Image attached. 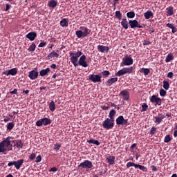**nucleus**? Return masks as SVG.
I'll return each instance as SVG.
<instances>
[{"instance_id":"c03bdc74","label":"nucleus","mask_w":177,"mask_h":177,"mask_svg":"<svg viewBox=\"0 0 177 177\" xmlns=\"http://www.w3.org/2000/svg\"><path fill=\"white\" fill-rule=\"evenodd\" d=\"M15 127V123L13 122L7 124V130L11 131Z\"/></svg>"},{"instance_id":"79ce46f5","label":"nucleus","mask_w":177,"mask_h":177,"mask_svg":"<svg viewBox=\"0 0 177 177\" xmlns=\"http://www.w3.org/2000/svg\"><path fill=\"white\" fill-rule=\"evenodd\" d=\"M163 88L166 91H168V89H169V82L168 81H163Z\"/></svg>"},{"instance_id":"603ef678","label":"nucleus","mask_w":177,"mask_h":177,"mask_svg":"<svg viewBox=\"0 0 177 177\" xmlns=\"http://www.w3.org/2000/svg\"><path fill=\"white\" fill-rule=\"evenodd\" d=\"M41 155H38L37 157H36V160H35V162L37 163H39L41 161Z\"/></svg>"},{"instance_id":"c9c22d12","label":"nucleus","mask_w":177,"mask_h":177,"mask_svg":"<svg viewBox=\"0 0 177 177\" xmlns=\"http://www.w3.org/2000/svg\"><path fill=\"white\" fill-rule=\"evenodd\" d=\"M172 60H174V55H172L171 53H169L165 59V62L169 63Z\"/></svg>"},{"instance_id":"ddd939ff","label":"nucleus","mask_w":177,"mask_h":177,"mask_svg":"<svg viewBox=\"0 0 177 177\" xmlns=\"http://www.w3.org/2000/svg\"><path fill=\"white\" fill-rule=\"evenodd\" d=\"M3 74L6 76H9V75L15 76L17 74V68H13L9 70H6L4 72H3Z\"/></svg>"},{"instance_id":"393cba45","label":"nucleus","mask_w":177,"mask_h":177,"mask_svg":"<svg viewBox=\"0 0 177 177\" xmlns=\"http://www.w3.org/2000/svg\"><path fill=\"white\" fill-rule=\"evenodd\" d=\"M144 17L145 19L149 20L153 17V12L151 10H147L144 13Z\"/></svg>"},{"instance_id":"8fccbe9b","label":"nucleus","mask_w":177,"mask_h":177,"mask_svg":"<svg viewBox=\"0 0 177 177\" xmlns=\"http://www.w3.org/2000/svg\"><path fill=\"white\" fill-rule=\"evenodd\" d=\"M102 75L103 76H106V77H108V76H109V75H111V73H110L109 71H103L102 72Z\"/></svg>"},{"instance_id":"a18cd8bd","label":"nucleus","mask_w":177,"mask_h":177,"mask_svg":"<svg viewBox=\"0 0 177 177\" xmlns=\"http://www.w3.org/2000/svg\"><path fill=\"white\" fill-rule=\"evenodd\" d=\"M149 105L147 103H143L142 105V112L147 111L148 110Z\"/></svg>"},{"instance_id":"cd10ccee","label":"nucleus","mask_w":177,"mask_h":177,"mask_svg":"<svg viewBox=\"0 0 177 177\" xmlns=\"http://www.w3.org/2000/svg\"><path fill=\"white\" fill-rule=\"evenodd\" d=\"M106 160L110 165H113L115 161V156H109L108 158H106Z\"/></svg>"},{"instance_id":"c85d7f7f","label":"nucleus","mask_w":177,"mask_h":177,"mask_svg":"<svg viewBox=\"0 0 177 177\" xmlns=\"http://www.w3.org/2000/svg\"><path fill=\"white\" fill-rule=\"evenodd\" d=\"M75 35L77 36V37L78 39H81V38H85L86 37V36L85 35V34L84 33V32L80 30H77L75 32Z\"/></svg>"},{"instance_id":"72a5a7b5","label":"nucleus","mask_w":177,"mask_h":177,"mask_svg":"<svg viewBox=\"0 0 177 177\" xmlns=\"http://www.w3.org/2000/svg\"><path fill=\"white\" fill-rule=\"evenodd\" d=\"M116 115V111L115 109H111L109 112V117L110 119L115 120V115Z\"/></svg>"},{"instance_id":"338daca9","label":"nucleus","mask_w":177,"mask_h":177,"mask_svg":"<svg viewBox=\"0 0 177 177\" xmlns=\"http://www.w3.org/2000/svg\"><path fill=\"white\" fill-rule=\"evenodd\" d=\"M136 147H137V144L136 143H133L131 146V149L133 150Z\"/></svg>"},{"instance_id":"49530a36","label":"nucleus","mask_w":177,"mask_h":177,"mask_svg":"<svg viewBox=\"0 0 177 177\" xmlns=\"http://www.w3.org/2000/svg\"><path fill=\"white\" fill-rule=\"evenodd\" d=\"M62 146L61 144L56 143L54 145V150L55 151H58L61 149Z\"/></svg>"},{"instance_id":"e433bc0d","label":"nucleus","mask_w":177,"mask_h":177,"mask_svg":"<svg viewBox=\"0 0 177 177\" xmlns=\"http://www.w3.org/2000/svg\"><path fill=\"white\" fill-rule=\"evenodd\" d=\"M49 110L50 111H55V103L54 101H50L49 103Z\"/></svg>"},{"instance_id":"6e6552de","label":"nucleus","mask_w":177,"mask_h":177,"mask_svg":"<svg viewBox=\"0 0 177 177\" xmlns=\"http://www.w3.org/2000/svg\"><path fill=\"white\" fill-rule=\"evenodd\" d=\"M133 64V59L131 57H126L122 59L121 66H129Z\"/></svg>"},{"instance_id":"6ab92c4d","label":"nucleus","mask_w":177,"mask_h":177,"mask_svg":"<svg viewBox=\"0 0 177 177\" xmlns=\"http://www.w3.org/2000/svg\"><path fill=\"white\" fill-rule=\"evenodd\" d=\"M164 118H165V115L159 114L158 115L154 117V119L156 120L154 122L157 124H160Z\"/></svg>"},{"instance_id":"4d7b16f0","label":"nucleus","mask_w":177,"mask_h":177,"mask_svg":"<svg viewBox=\"0 0 177 177\" xmlns=\"http://www.w3.org/2000/svg\"><path fill=\"white\" fill-rule=\"evenodd\" d=\"M19 111L17 110L15 111H12V115H10L11 118H15V115H17L19 113Z\"/></svg>"},{"instance_id":"c756f323","label":"nucleus","mask_w":177,"mask_h":177,"mask_svg":"<svg viewBox=\"0 0 177 177\" xmlns=\"http://www.w3.org/2000/svg\"><path fill=\"white\" fill-rule=\"evenodd\" d=\"M166 26L170 29H171V32L173 34H175L177 31L176 30V26H175V25H174V24H167Z\"/></svg>"},{"instance_id":"a211bd4d","label":"nucleus","mask_w":177,"mask_h":177,"mask_svg":"<svg viewBox=\"0 0 177 177\" xmlns=\"http://www.w3.org/2000/svg\"><path fill=\"white\" fill-rule=\"evenodd\" d=\"M97 50L99 52H100L102 53H108L109 51V47L105 46L103 45H98Z\"/></svg>"},{"instance_id":"a878e982","label":"nucleus","mask_w":177,"mask_h":177,"mask_svg":"<svg viewBox=\"0 0 177 177\" xmlns=\"http://www.w3.org/2000/svg\"><path fill=\"white\" fill-rule=\"evenodd\" d=\"M121 26L125 30H128L129 29V21H127V19H122V20L121 21Z\"/></svg>"},{"instance_id":"2eb2a0df","label":"nucleus","mask_w":177,"mask_h":177,"mask_svg":"<svg viewBox=\"0 0 177 177\" xmlns=\"http://www.w3.org/2000/svg\"><path fill=\"white\" fill-rule=\"evenodd\" d=\"M59 54L57 53L55 50H52L46 57V60H50L53 58H58Z\"/></svg>"},{"instance_id":"423d86ee","label":"nucleus","mask_w":177,"mask_h":177,"mask_svg":"<svg viewBox=\"0 0 177 177\" xmlns=\"http://www.w3.org/2000/svg\"><path fill=\"white\" fill-rule=\"evenodd\" d=\"M51 124V120L48 118H41L36 122L37 127L47 126Z\"/></svg>"},{"instance_id":"39448f33","label":"nucleus","mask_w":177,"mask_h":177,"mask_svg":"<svg viewBox=\"0 0 177 177\" xmlns=\"http://www.w3.org/2000/svg\"><path fill=\"white\" fill-rule=\"evenodd\" d=\"M24 162V159H19L17 160H15V161H10L8 163V167H11V166H15V169L17 170L20 169L21 167L22 166V165Z\"/></svg>"},{"instance_id":"f03ea898","label":"nucleus","mask_w":177,"mask_h":177,"mask_svg":"<svg viewBox=\"0 0 177 177\" xmlns=\"http://www.w3.org/2000/svg\"><path fill=\"white\" fill-rule=\"evenodd\" d=\"M82 55V52L80 50L77 51L76 53H73L72 51L69 53V56L71 57L70 60L74 67H77L79 66L78 60Z\"/></svg>"},{"instance_id":"1a4fd4ad","label":"nucleus","mask_w":177,"mask_h":177,"mask_svg":"<svg viewBox=\"0 0 177 177\" xmlns=\"http://www.w3.org/2000/svg\"><path fill=\"white\" fill-rule=\"evenodd\" d=\"M128 119H124L123 115H120L116 118V124L120 126H124L128 124Z\"/></svg>"},{"instance_id":"bb28decb","label":"nucleus","mask_w":177,"mask_h":177,"mask_svg":"<svg viewBox=\"0 0 177 177\" xmlns=\"http://www.w3.org/2000/svg\"><path fill=\"white\" fill-rule=\"evenodd\" d=\"M58 2L55 0H50L48 2V6L51 8H55L57 6Z\"/></svg>"},{"instance_id":"0e129e2a","label":"nucleus","mask_w":177,"mask_h":177,"mask_svg":"<svg viewBox=\"0 0 177 177\" xmlns=\"http://www.w3.org/2000/svg\"><path fill=\"white\" fill-rule=\"evenodd\" d=\"M10 8H11V6H10V4H6V10H5V11L8 12L10 9Z\"/></svg>"},{"instance_id":"5701e85b","label":"nucleus","mask_w":177,"mask_h":177,"mask_svg":"<svg viewBox=\"0 0 177 177\" xmlns=\"http://www.w3.org/2000/svg\"><path fill=\"white\" fill-rule=\"evenodd\" d=\"M80 29H82L86 37H87L91 33V30H90L86 26H81Z\"/></svg>"},{"instance_id":"774afa93","label":"nucleus","mask_w":177,"mask_h":177,"mask_svg":"<svg viewBox=\"0 0 177 177\" xmlns=\"http://www.w3.org/2000/svg\"><path fill=\"white\" fill-rule=\"evenodd\" d=\"M10 120V118L9 117H6V118H3L4 122H8Z\"/></svg>"},{"instance_id":"412c9836","label":"nucleus","mask_w":177,"mask_h":177,"mask_svg":"<svg viewBox=\"0 0 177 177\" xmlns=\"http://www.w3.org/2000/svg\"><path fill=\"white\" fill-rule=\"evenodd\" d=\"M12 142L15 143L14 147H16L17 149H20L23 148L24 143L21 142V140H12Z\"/></svg>"},{"instance_id":"f3484780","label":"nucleus","mask_w":177,"mask_h":177,"mask_svg":"<svg viewBox=\"0 0 177 177\" xmlns=\"http://www.w3.org/2000/svg\"><path fill=\"white\" fill-rule=\"evenodd\" d=\"M151 102L156 103V105L161 106V98L157 97L156 95L151 96Z\"/></svg>"},{"instance_id":"7ed1b4c3","label":"nucleus","mask_w":177,"mask_h":177,"mask_svg":"<svg viewBox=\"0 0 177 177\" xmlns=\"http://www.w3.org/2000/svg\"><path fill=\"white\" fill-rule=\"evenodd\" d=\"M133 66L122 68L115 73V76L122 77L126 74H131L133 73Z\"/></svg>"},{"instance_id":"aec40b11","label":"nucleus","mask_w":177,"mask_h":177,"mask_svg":"<svg viewBox=\"0 0 177 177\" xmlns=\"http://www.w3.org/2000/svg\"><path fill=\"white\" fill-rule=\"evenodd\" d=\"M120 95L124 97V100H129L130 95L129 92L127 90H123L120 92Z\"/></svg>"},{"instance_id":"5fc2aeb1","label":"nucleus","mask_w":177,"mask_h":177,"mask_svg":"<svg viewBox=\"0 0 177 177\" xmlns=\"http://www.w3.org/2000/svg\"><path fill=\"white\" fill-rule=\"evenodd\" d=\"M46 42L45 41H41L39 43V44L38 45V47L39 48H43V47H45L46 46Z\"/></svg>"},{"instance_id":"37998d69","label":"nucleus","mask_w":177,"mask_h":177,"mask_svg":"<svg viewBox=\"0 0 177 177\" xmlns=\"http://www.w3.org/2000/svg\"><path fill=\"white\" fill-rule=\"evenodd\" d=\"M115 14L116 18H117L119 21H121L122 19V14L121 13V12H120V11H116V12H115Z\"/></svg>"},{"instance_id":"a19ab883","label":"nucleus","mask_w":177,"mask_h":177,"mask_svg":"<svg viewBox=\"0 0 177 177\" xmlns=\"http://www.w3.org/2000/svg\"><path fill=\"white\" fill-rule=\"evenodd\" d=\"M138 164L133 162H128L126 165L127 168H130L131 167H134L136 169H137Z\"/></svg>"},{"instance_id":"4be33fe9","label":"nucleus","mask_w":177,"mask_h":177,"mask_svg":"<svg viewBox=\"0 0 177 177\" xmlns=\"http://www.w3.org/2000/svg\"><path fill=\"white\" fill-rule=\"evenodd\" d=\"M118 81V77H112L107 80L106 86H111L113 84L116 83Z\"/></svg>"},{"instance_id":"bf43d9fd","label":"nucleus","mask_w":177,"mask_h":177,"mask_svg":"<svg viewBox=\"0 0 177 177\" xmlns=\"http://www.w3.org/2000/svg\"><path fill=\"white\" fill-rule=\"evenodd\" d=\"M167 77L169 79L174 78V73L172 72H169L167 73Z\"/></svg>"},{"instance_id":"4c0bfd02","label":"nucleus","mask_w":177,"mask_h":177,"mask_svg":"<svg viewBox=\"0 0 177 177\" xmlns=\"http://www.w3.org/2000/svg\"><path fill=\"white\" fill-rule=\"evenodd\" d=\"M127 17L128 19H134L136 17V13L133 11H130L127 13Z\"/></svg>"},{"instance_id":"473e14b6","label":"nucleus","mask_w":177,"mask_h":177,"mask_svg":"<svg viewBox=\"0 0 177 177\" xmlns=\"http://www.w3.org/2000/svg\"><path fill=\"white\" fill-rule=\"evenodd\" d=\"M138 168L140 170L142 171L143 172H147L148 171V168L145 165L137 164L136 169H138Z\"/></svg>"},{"instance_id":"6e6d98bb","label":"nucleus","mask_w":177,"mask_h":177,"mask_svg":"<svg viewBox=\"0 0 177 177\" xmlns=\"http://www.w3.org/2000/svg\"><path fill=\"white\" fill-rule=\"evenodd\" d=\"M110 108L109 106H107L106 104L102 105L101 109L104 111H107Z\"/></svg>"},{"instance_id":"4468645a","label":"nucleus","mask_w":177,"mask_h":177,"mask_svg":"<svg viewBox=\"0 0 177 177\" xmlns=\"http://www.w3.org/2000/svg\"><path fill=\"white\" fill-rule=\"evenodd\" d=\"M39 76V72L35 70H32L28 73V77L30 80H35Z\"/></svg>"},{"instance_id":"f8f14e48","label":"nucleus","mask_w":177,"mask_h":177,"mask_svg":"<svg viewBox=\"0 0 177 177\" xmlns=\"http://www.w3.org/2000/svg\"><path fill=\"white\" fill-rule=\"evenodd\" d=\"M88 78L93 83H102V76L100 75L92 74L88 76Z\"/></svg>"},{"instance_id":"0eeeda50","label":"nucleus","mask_w":177,"mask_h":177,"mask_svg":"<svg viewBox=\"0 0 177 177\" xmlns=\"http://www.w3.org/2000/svg\"><path fill=\"white\" fill-rule=\"evenodd\" d=\"M79 167H82L83 169H89L93 168V162L89 160H85L84 162H80L78 165Z\"/></svg>"},{"instance_id":"e2e57ef3","label":"nucleus","mask_w":177,"mask_h":177,"mask_svg":"<svg viewBox=\"0 0 177 177\" xmlns=\"http://www.w3.org/2000/svg\"><path fill=\"white\" fill-rule=\"evenodd\" d=\"M151 170H152L153 171H158V168H157V167L155 166V165H151Z\"/></svg>"},{"instance_id":"f257e3e1","label":"nucleus","mask_w":177,"mask_h":177,"mask_svg":"<svg viewBox=\"0 0 177 177\" xmlns=\"http://www.w3.org/2000/svg\"><path fill=\"white\" fill-rule=\"evenodd\" d=\"M12 137L8 136L6 138L0 142V153H3L6 154L7 151H12V145H11L10 139Z\"/></svg>"},{"instance_id":"7c9ffc66","label":"nucleus","mask_w":177,"mask_h":177,"mask_svg":"<svg viewBox=\"0 0 177 177\" xmlns=\"http://www.w3.org/2000/svg\"><path fill=\"white\" fill-rule=\"evenodd\" d=\"M87 143L95 145L96 146H100V142L97 140H95V139H89V140H87Z\"/></svg>"},{"instance_id":"58836bf2","label":"nucleus","mask_w":177,"mask_h":177,"mask_svg":"<svg viewBox=\"0 0 177 177\" xmlns=\"http://www.w3.org/2000/svg\"><path fill=\"white\" fill-rule=\"evenodd\" d=\"M167 16L171 17L174 15V8L169 7V8H167Z\"/></svg>"},{"instance_id":"69168bd1","label":"nucleus","mask_w":177,"mask_h":177,"mask_svg":"<svg viewBox=\"0 0 177 177\" xmlns=\"http://www.w3.org/2000/svg\"><path fill=\"white\" fill-rule=\"evenodd\" d=\"M50 68L55 70L57 68V65L55 64H52L50 65Z\"/></svg>"},{"instance_id":"ea45409f","label":"nucleus","mask_w":177,"mask_h":177,"mask_svg":"<svg viewBox=\"0 0 177 177\" xmlns=\"http://www.w3.org/2000/svg\"><path fill=\"white\" fill-rule=\"evenodd\" d=\"M36 50V44L35 43H32V44L28 48V52H34Z\"/></svg>"},{"instance_id":"de8ad7c7","label":"nucleus","mask_w":177,"mask_h":177,"mask_svg":"<svg viewBox=\"0 0 177 177\" xmlns=\"http://www.w3.org/2000/svg\"><path fill=\"white\" fill-rule=\"evenodd\" d=\"M171 136L169 135H166V136L165 137V139H164V142L165 143H168L170 142L171 140Z\"/></svg>"},{"instance_id":"dca6fc26","label":"nucleus","mask_w":177,"mask_h":177,"mask_svg":"<svg viewBox=\"0 0 177 177\" xmlns=\"http://www.w3.org/2000/svg\"><path fill=\"white\" fill-rule=\"evenodd\" d=\"M37 37V35L35 32H30L26 35V39H29L30 41H35Z\"/></svg>"},{"instance_id":"864d4df0","label":"nucleus","mask_w":177,"mask_h":177,"mask_svg":"<svg viewBox=\"0 0 177 177\" xmlns=\"http://www.w3.org/2000/svg\"><path fill=\"white\" fill-rule=\"evenodd\" d=\"M36 158V154L35 153H31L30 156H29V159L30 160H33Z\"/></svg>"},{"instance_id":"3c124183","label":"nucleus","mask_w":177,"mask_h":177,"mask_svg":"<svg viewBox=\"0 0 177 177\" xmlns=\"http://www.w3.org/2000/svg\"><path fill=\"white\" fill-rule=\"evenodd\" d=\"M156 131H157V128L155 127H151V129L150 130V133L151 135H154L156 133Z\"/></svg>"},{"instance_id":"b1692460","label":"nucleus","mask_w":177,"mask_h":177,"mask_svg":"<svg viewBox=\"0 0 177 177\" xmlns=\"http://www.w3.org/2000/svg\"><path fill=\"white\" fill-rule=\"evenodd\" d=\"M50 72V68H46V69H42L39 71V76L44 77L47 75Z\"/></svg>"},{"instance_id":"9d476101","label":"nucleus","mask_w":177,"mask_h":177,"mask_svg":"<svg viewBox=\"0 0 177 177\" xmlns=\"http://www.w3.org/2000/svg\"><path fill=\"white\" fill-rule=\"evenodd\" d=\"M86 56L85 55H82L79 60H78V65L81 66L83 68H87L88 66V64L87 62L86 61Z\"/></svg>"},{"instance_id":"09e8293b","label":"nucleus","mask_w":177,"mask_h":177,"mask_svg":"<svg viewBox=\"0 0 177 177\" xmlns=\"http://www.w3.org/2000/svg\"><path fill=\"white\" fill-rule=\"evenodd\" d=\"M166 95H167V91H165V90L161 88V89L160 90V95L161 97H165Z\"/></svg>"},{"instance_id":"2f4dec72","label":"nucleus","mask_w":177,"mask_h":177,"mask_svg":"<svg viewBox=\"0 0 177 177\" xmlns=\"http://www.w3.org/2000/svg\"><path fill=\"white\" fill-rule=\"evenodd\" d=\"M150 72H151L150 69L149 68H142L140 70V73H143L145 76L149 75Z\"/></svg>"},{"instance_id":"052dcab7","label":"nucleus","mask_w":177,"mask_h":177,"mask_svg":"<svg viewBox=\"0 0 177 177\" xmlns=\"http://www.w3.org/2000/svg\"><path fill=\"white\" fill-rule=\"evenodd\" d=\"M18 92V90L17 88H15L13 91H10V94L11 95H17Z\"/></svg>"},{"instance_id":"20e7f679","label":"nucleus","mask_w":177,"mask_h":177,"mask_svg":"<svg viewBox=\"0 0 177 177\" xmlns=\"http://www.w3.org/2000/svg\"><path fill=\"white\" fill-rule=\"evenodd\" d=\"M114 120L107 118L104 121L102 122V127L106 130L112 129L114 127Z\"/></svg>"},{"instance_id":"f704fd0d","label":"nucleus","mask_w":177,"mask_h":177,"mask_svg":"<svg viewBox=\"0 0 177 177\" xmlns=\"http://www.w3.org/2000/svg\"><path fill=\"white\" fill-rule=\"evenodd\" d=\"M59 24L62 27H68V21H67L66 19H63L62 20H61Z\"/></svg>"},{"instance_id":"680f3d73","label":"nucleus","mask_w":177,"mask_h":177,"mask_svg":"<svg viewBox=\"0 0 177 177\" xmlns=\"http://www.w3.org/2000/svg\"><path fill=\"white\" fill-rule=\"evenodd\" d=\"M57 170L58 169L56 167H53L50 168V171L56 172Z\"/></svg>"},{"instance_id":"13d9d810","label":"nucleus","mask_w":177,"mask_h":177,"mask_svg":"<svg viewBox=\"0 0 177 177\" xmlns=\"http://www.w3.org/2000/svg\"><path fill=\"white\" fill-rule=\"evenodd\" d=\"M151 42L149 40H144L143 41V46H148L150 45Z\"/></svg>"},{"instance_id":"9b49d317","label":"nucleus","mask_w":177,"mask_h":177,"mask_svg":"<svg viewBox=\"0 0 177 177\" xmlns=\"http://www.w3.org/2000/svg\"><path fill=\"white\" fill-rule=\"evenodd\" d=\"M129 25L131 29H134L136 28H143V26L140 24L138 20H129Z\"/></svg>"}]
</instances>
